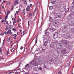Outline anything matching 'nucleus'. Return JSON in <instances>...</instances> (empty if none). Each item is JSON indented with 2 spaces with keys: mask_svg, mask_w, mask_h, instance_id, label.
I'll return each instance as SVG.
<instances>
[{
  "mask_svg": "<svg viewBox=\"0 0 74 74\" xmlns=\"http://www.w3.org/2000/svg\"><path fill=\"white\" fill-rule=\"evenodd\" d=\"M36 60H34L33 61L30 62V65L32 67H34L36 66V67H34V69L36 71H37L38 70V63L36 62H35Z\"/></svg>",
  "mask_w": 74,
  "mask_h": 74,
  "instance_id": "f257e3e1",
  "label": "nucleus"
},
{
  "mask_svg": "<svg viewBox=\"0 0 74 74\" xmlns=\"http://www.w3.org/2000/svg\"><path fill=\"white\" fill-rule=\"evenodd\" d=\"M50 58H49V59L50 60V62H52V61H57L58 60V59L57 58H55L54 60H53V56L51 55L50 56Z\"/></svg>",
  "mask_w": 74,
  "mask_h": 74,
  "instance_id": "f03ea898",
  "label": "nucleus"
},
{
  "mask_svg": "<svg viewBox=\"0 0 74 74\" xmlns=\"http://www.w3.org/2000/svg\"><path fill=\"white\" fill-rule=\"evenodd\" d=\"M25 68H26L27 69H31L32 68V65H30V64H27L25 66Z\"/></svg>",
  "mask_w": 74,
  "mask_h": 74,
  "instance_id": "7ed1b4c3",
  "label": "nucleus"
},
{
  "mask_svg": "<svg viewBox=\"0 0 74 74\" xmlns=\"http://www.w3.org/2000/svg\"><path fill=\"white\" fill-rule=\"evenodd\" d=\"M58 36V33L57 32H56L55 33L53 34V38H56Z\"/></svg>",
  "mask_w": 74,
  "mask_h": 74,
  "instance_id": "20e7f679",
  "label": "nucleus"
},
{
  "mask_svg": "<svg viewBox=\"0 0 74 74\" xmlns=\"http://www.w3.org/2000/svg\"><path fill=\"white\" fill-rule=\"evenodd\" d=\"M56 16L57 18H60L62 16V14L60 13H58L56 14Z\"/></svg>",
  "mask_w": 74,
  "mask_h": 74,
  "instance_id": "39448f33",
  "label": "nucleus"
},
{
  "mask_svg": "<svg viewBox=\"0 0 74 74\" xmlns=\"http://www.w3.org/2000/svg\"><path fill=\"white\" fill-rule=\"evenodd\" d=\"M61 53L62 54H66L67 53V51H66V50L65 49H62L61 50Z\"/></svg>",
  "mask_w": 74,
  "mask_h": 74,
  "instance_id": "423d86ee",
  "label": "nucleus"
},
{
  "mask_svg": "<svg viewBox=\"0 0 74 74\" xmlns=\"http://www.w3.org/2000/svg\"><path fill=\"white\" fill-rule=\"evenodd\" d=\"M56 46L57 48H58V49H60V48H62V45H60V44H57Z\"/></svg>",
  "mask_w": 74,
  "mask_h": 74,
  "instance_id": "0eeeda50",
  "label": "nucleus"
},
{
  "mask_svg": "<svg viewBox=\"0 0 74 74\" xmlns=\"http://www.w3.org/2000/svg\"><path fill=\"white\" fill-rule=\"evenodd\" d=\"M50 41L49 40H46L45 42H44V45H47V44H48V43Z\"/></svg>",
  "mask_w": 74,
  "mask_h": 74,
  "instance_id": "6e6552de",
  "label": "nucleus"
},
{
  "mask_svg": "<svg viewBox=\"0 0 74 74\" xmlns=\"http://www.w3.org/2000/svg\"><path fill=\"white\" fill-rule=\"evenodd\" d=\"M69 44V42L68 41H63V44L65 45H66V44Z\"/></svg>",
  "mask_w": 74,
  "mask_h": 74,
  "instance_id": "1a4fd4ad",
  "label": "nucleus"
},
{
  "mask_svg": "<svg viewBox=\"0 0 74 74\" xmlns=\"http://www.w3.org/2000/svg\"><path fill=\"white\" fill-rule=\"evenodd\" d=\"M39 62L40 63H44V59L43 58H42L41 60L39 61Z\"/></svg>",
  "mask_w": 74,
  "mask_h": 74,
  "instance_id": "9d476101",
  "label": "nucleus"
},
{
  "mask_svg": "<svg viewBox=\"0 0 74 74\" xmlns=\"http://www.w3.org/2000/svg\"><path fill=\"white\" fill-rule=\"evenodd\" d=\"M6 34H9L10 33V35L12 34V32H11V30H9L8 31L6 32Z\"/></svg>",
  "mask_w": 74,
  "mask_h": 74,
  "instance_id": "9b49d317",
  "label": "nucleus"
},
{
  "mask_svg": "<svg viewBox=\"0 0 74 74\" xmlns=\"http://www.w3.org/2000/svg\"><path fill=\"white\" fill-rule=\"evenodd\" d=\"M16 36H17V35L16 34H14L11 35V37H13L14 39H15L16 38Z\"/></svg>",
  "mask_w": 74,
  "mask_h": 74,
  "instance_id": "f8f14e48",
  "label": "nucleus"
},
{
  "mask_svg": "<svg viewBox=\"0 0 74 74\" xmlns=\"http://www.w3.org/2000/svg\"><path fill=\"white\" fill-rule=\"evenodd\" d=\"M58 22L57 21H53V25H57V24L58 23Z\"/></svg>",
  "mask_w": 74,
  "mask_h": 74,
  "instance_id": "ddd939ff",
  "label": "nucleus"
},
{
  "mask_svg": "<svg viewBox=\"0 0 74 74\" xmlns=\"http://www.w3.org/2000/svg\"><path fill=\"white\" fill-rule=\"evenodd\" d=\"M39 50H40V51H41V52H44V51H45V50L44 49H43L42 48H40L39 49Z\"/></svg>",
  "mask_w": 74,
  "mask_h": 74,
  "instance_id": "4468645a",
  "label": "nucleus"
},
{
  "mask_svg": "<svg viewBox=\"0 0 74 74\" xmlns=\"http://www.w3.org/2000/svg\"><path fill=\"white\" fill-rule=\"evenodd\" d=\"M55 2H56V1L55 0H51V3H52V4H54Z\"/></svg>",
  "mask_w": 74,
  "mask_h": 74,
  "instance_id": "2eb2a0df",
  "label": "nucleus"
},
{
  "mask_svg": "<svg viewBox=\"0 0 74 74\" xmlns=\"http://www.w3.org/2000/svg\"><path fill=\"white\" fill-rule=\"evenodd\" d=\"M53 8V6H50L49 7V10H51L52 9V8Z\"/></svg>",
  "mask_w": 74,
  "mask_h": 74,
  "instance_id": "dca6fc26",
  "label": "nucleus"
},
{
  "mask_svg": "<svg viewBox=\"0 0 74 74\" xmlns=\"http://www.w3.org/2000/svg\"><path fill=\"white\" fill-rule=\"evenodd\" d=\"M70 25H74V21H71Z\"/></svg>",
  "mask_w": 74,
  "mask_h": 74,
  "instance_id": "f3484780",
  "label": "nucleus"
},
{
  "mask_svg": "<svg viewBox=\"0 0 74 74\" xmlns=\"http://www.w3.org/2000/svg\"><path fill=\"white\" fill-rule=\"evenodd\" d=\"M19 4L18 3V2H16V1H15L14 2V5H16V4Z\"/></svg>",
  "mask_w": 74,
  "mask_h": 74,
  "instance_id": "a211bd4d",
  "label": "nucleus"
},
{
  "mask_svg": "<svg viewBox=\"0 0 74 74\" xmlns=\"http://www.w3.org/2000/svg\"><path fill=\"white\" fill-rule=\"evenodd\" d=\"M50 29L51 30H52V31H55V29H54L53 28H50Z\"/></svg>",
  "mask_w": 74,
  "mask_h": 74,
  "instance_id": "6ab92c4d",
  "label": "nucleus"
},
{
  "mask_svg": "<svg viewBox=\"0 0 74 74\" xmlns=\"http://www.w3.org/2000/svg\"><path fill=\"white\" fill-rule=\"evenodd\" d=\"M45 33L46 35H48V33L47 32V30H45Z\"/></svg>",
  "mask_w": 74,
  "mask_h": 74,
  "instance_id": "aec40b11",
  "label": "nucleus"
},
{
  "mask_svg": "<svg viewBox=\"0 0 74 74\" xmlns=\"http://www.w3.org/2000/svg\"><path fill=\"white\" fill-rule=\"evenodd\" d=\"M25 9H24L23 10V13L24 14V15H25Z\"/></svg>",
  "mask_w": 74,
  "mask_h": 74,
  "instance_id": "412c9836",
  "label": "nucleus"
},
{
  "mask_svg": "<svg viewBox=\"0 0 74 74\" xmlns=\"http://www.w3.org/2000/svg\"><path fill=\"white\" fill-rule=\"evenodd\" d=\"M58 74H62V73L61 72V71H60L58 73Z\"/></svg>",
  "mask_w": 74,
  "mask_h": 74,
  "instance_id": "4be33fe9",
  "label": "nucleus"
},
{
  "mask_svg": "<svg viewBox=\"0 0 74 74\" xmlns=\"http://www.w3.org/2000/svg\"><path fill=\"white\" fill-rule=\"evenodd\" d=\"M27 10V11H30V9H28V8H26Z\"/></svg>",
  "mask_w": 74,
  "mask_h": 74,
  "instance_id": "5701e85b",
  "label": "nucleus"
},
{
  "mask_svg": "<svg viewBox=\"0 0 74 74\" xmlns=\"http://www.w3.org/2000/svg\"><path fill=\"white\" fill-rule=\"evenodd\" d=\"M38 69H39V70H42V68H41V67H39L38 68Z\"/></svg>",
  "mask_w": 74,
  "mask_h": 74,
  "instance_id": "b1692460",
  "label": "nucleus"
},
{
  "mask_svg": "<svg viewBox=\"0 0 74 74\" xmlns=\"http://www.w3.org/2000/svg\"><path fill=\"white\" fill-rule=\"evenodd\" d=\"M29 22L30 23L32 24V23H33V21H31V20H29Z\"/></svg>",
  "mask_w": 74,
  "mask_h": 74,
  "instance_id": "393cba45",
  "label": "nucleus"
},
{
  "mask_svg": "<svg viewBox=\"0 0 74 74\" xmlns=\"http://www.w3.org/2000/svg\"><path fill=\"white\" fill-rule=\"evenodd\" d=\"M24 3L25 4V5H26L27 4V2L26 1L24 2Z\"/></svg>",
  "mask_w": 74,
  "mask_h": 74,
  "instance_id": "a878e982",
  "label": "nucleus"
},
{
  "mask_svg": "<svg viewBox=\"0 0 74 74\" xmlns=\"http://www.w3.org/2000/svg\"><path fill=\"white\" fill-rule=\"evenodd\" d=\"M43 67L44 68H47V66L45 65V64L44 65Z\"/></svg>",
  "mask_w": 74,
  "mask_h": 74,
  "instance_id": "bb28decb",
  "label": "nucleus"
},
{
  "mask_svg": "<svg viewBox=\"0 0 74 74\" xmlns=\"http://www.w3.org/2000/svg\"><path fill=\"white\" fill-rule=\"evenodd\" d=\"M14 49H12L11 50V52H14Z\"/></svg>",
  "mask_w": 74,
  "mask_h": 74,
  "instance_id": "cd10ccee",
  "label": "nucleus"
},
{
  "mask_svg": "<svg viewBox=\"0 0 74 74\" xmlns=\"http://www.w3.org/2000/svg\"><path fill=\"white\" fill-rule=\"evenodd\" d=\"M9 54H10V53H9V52H8V51H7L6 55H9Z\"/></svg>",
  "mask_w": 74,
  "mask_h": 74,
  "instance_id": "c85d7f7f",
  "label": "nucleus"
},
{
  "mask_svg": "<svg viewBox=\"0 0 74 74\" xmlns=\"http://www.w3.org/2000/svg\"><path fill=\"white\" fill-rule=\"evenodd\" d=\"M13 30L14 31V32H15V31H16V29L15 28H14L13 29Z\"/></svg>",
  "mask_w": 74,
  "mask_h": 74,
  "instance_id": "c756f323",
  "label": "nucleus"
},
{
  "mask_svg": "<svg viewBox=\"0 0 74 74\" xmlns=\"http://www.w3.org/2000/svg\"><path fill=\"white\" fill-rule=\"evenodd\" d=\"M5 23H6L7 24V25H8V21H6Z\"/></svg>",
  "mask_w": 74,
  "mask_h": 74,
  "instance_id": "7c9ffc66",
  "label": "nucleus"
},
{
  "mask_svg": "<svg viewBox=\"0 0 74 74\" xmlns=\"http://www.w3.org/2000/svg\"><path fill=\"white\" fill-rule=\"evenodd\" d=\"M8 27H6V28H5V30L6 31H7V30H8Z\"/></svg>",
  "mask_w": 74,
  "mask_h": 74,
  "instance_id": "2f4dec72",
  "label": "nucleus"
},
{
  "mask_svg": "<svg viewBox=\"0 0 74 74\" xmlns=\"http://www.w3.org/2000/svg\"><path fill=\"white\" fill-rule=\"evenodd\" d=\"M38 37V36H37V37L36 38V40L35 42H36V43H37V37Z\"/></svg>",
  "mask_w": 74,
  "mask_h": 74,
  "instance_id": "473e14b6",
  "label": "nucleus"
},
{
  "mask_svg": "<svg viewBox=\"0 0 74 74\" xmlns=\"http://www.w3.org/2000/svg\"><path fill=\"white\" fill-rule=\"evenodd\" d=\"M26 34L25 33V31H23V35H24V34Z\"/></svg>",
  "mask_w": 74,
  "mask_h": 74,
  "instance_id": "72a5a7b5",
  "label": "nucleus"
},
{
  "mask_svg": "<svg viewBox=\"0 0 74 74\" xmlns=\"http://www.w3.org/2000/svg\"><path fill=\"white\" fill-rule=\"evenodd\" d=\"M8 42H9V41H10V38H8Z\"/></svg>",
  "mask_w": 74,
  "mask_h": 74,
  "instance_id": "f704fd0d",
  "label": "nucleus"
},
{
  "mask_svg": "<svg viewBox=\"0 0 74 74\" xmlns=\"http://www.w3.org/2000/svg\"><path fill=\"white\" fill-rule=\"evenodd\" d=\"M29 23H30V22H29V21L28 22V26H30V24H29Z\"/></svg>",
  "mask_w": 74,
  "mask_h": 74,
  "instance_id": "c9c22d12",
  "label": "nucleus"
},
{
  "mask_svg": "<svg viewBox=\"0 0 74 74\" xmlns=\"http://www.w3.org/2000/svg\"><path fill=\"white\" fill-rule=\"evenodd\" d=\"M35 12H37V8L35 9Z\"/></svg>",
  "mask_w": 74,
  "mask_h": 74,
  "instance_id": "e433bc0d",
  "label": "nucleus"
},
{
  "mask_svg": "<svg viewBox=\"0 0 74 74\" xmlns=\"http://www.w3.org/2000/svg\"><path fill=\"white\" fill-rule=\"evenodd\" d=\"M30 6L31 7H33V5H32V4H30Z\"/></svg>",
  "mask_w": 74,
  "mask_h": 74,
  "instance_id": "4c0bfd02",
  "label": "nucleus"
},
{
  "mask_svg": "<svg viewBox=\"0 0 74 74\" xmlns=\"http://www.w3.org/2000/svg\"><path fill=\"white\" fill-rule=\"evenodd\" d=\"M8 17V16H6L5 18V19H7V17Z\"/></svg>",
  "mask_w": 74,
  "mask_h": 74,
  "instance_id": "58836bf2",
  "label": "nucleus"
},
{
  "mask_svg": "<svg viewBox=\"0 0 74 74\" xmlns=\"http://www.w3.org/2000/svg\"><path fill=\"white\" fill-rule=\"evenodd\" d=\"M27 0H23V1L24 2L25 1H27Z\"/></svg>",
  "mask_w": 74,
  "mask_h": 74,
  "instance_id": "ea45409f",
  "label": "nucleus"
},
{
  "mask_svg": "<svg viewBox=\"0 0 74 74\" xmlns=\"http://www.w3.org/2000/svg\"><path fill=\"white\" fill-rule=\"evenodd\" d=\"M20 49L21 50L22 49H23V47L21 46V47L20 48Z\"/></svg>",
  "mask_w": 74,
  "mask_h": 74,
  "instance_id": "a19ab883",
  "label": "nucleus"
},
{
  "mask_svg": "<svg viewBox=\"0 0 74 74\" xmlns=\"http://www.w3.org/2000/svg\"><path fill=\"white\" fill-rule=\"evenodd\" d=\"M30 6H27V8H28V9H30Z\"/></svg>",
  "mask_w": 74,
  "mask_h": 74,
  "instance_id": "79ce46f5",
  "label": "nucleus"
},
{
  "mask_svg": "<svg viewBox=\"0 0 74 74\" xmlns=\"http://www.w3.org/2000/svg\"><path fill=\"white\" fill-rule=\"evenodd\" d=\"M5 33V32H3V33H2V36H3V35H4V34Z\"/></svg>",
  "mask_w": 74,
  "mask_h": 74,
  "instance_id": "37998d69",
  "label": "nucleus"
},
{
  "mask_svg": "<svg viewBox=\"0 0 74 74\" xmlns=\"http://www.w3.org/2000/svg\"><path fill=\"white\" fill-rule=\"evenodd\" d=\"M30 16H32V13H30V14H29Z\"/></svg>",
  "mask_w": 74,
  "mask_h": 74,
  "instance_id": "c03bdc74",
  "label": "nucleus"
},
{
  "mask_svg": "<svg viewBox=\"0 0 74 74\" xmlns=\"http://www.w3.org/2000/svg\"><path fill=\"white\" fill-rule=\"evenodd\" d=\"M7 12V14H9V13H10V12H9V11H8H8H7V12Z\"/></svg>",
  "mask_w": 74,
  "mask_h": 74,
  "instance_id": "a18cd8bd",
  "label": "nucleus"
},
{
  "mask_svg": "<svg viewBox=\"0 0 74 74\" xmlns=\"http://www.w3.org/2000/svg\"><path fill=\"white\" fill-rule=\"evenodd\" d=\"M6 16H8V14L7 13V14H6Z\"/></svg>",
  "mask_w": 74,
  "mask_h": 74,
  "instance_id": "49530a36",
  "label": "nucleus"
},
{
  "mask_svg": "<svg viewBox=\"0 0 74 74\" xmlns=\"http://www.w3.org/2000/svg\"><path fill=\"white\" fill-rule=\"evenodd\" d=\"M16 23L15 21H14L13 22V23Z\"/></svg>",
  "mask_w": 74,
  "mask_h": 74,
  "instance_id": "de8ad7c7",
  "label": "nucleus"
},
{
  "mask_svg": "<svg viewBox=\"0 0 74 74\" xmlns=\"http://www.w3.org/2000/svg\"><path fill=\"white\" fill-rule=\"evenodd\" d=\"M4 22V20H2L1 22Z\"/></svg>",
  "mask_w": 74,
  "mask_h": 74,
  "instance_id": "09e8293b",
  "label": "nucleus"
},
{
  "mask_svg": "<svg viewBox=\"0 0 74 74\" xmlns=\"http://www.w3.org/2000/svg\"><path fill=\"white\" fill-rule=\"evenodd\" d=\"M0 52L1 53V49H0Z\"/></svg>",
  "mask_w": 74,
  "mask_h": 74,
  "instance_id": "8fccbe9b",
  "label": "nucleus"
},
{
  "mask_svg": "<svg viewBox=\"0 0 74 74\" xmlns=\"http://www.w3.org/2000/svg\"><path fill=\"white\" fill-rule=\"evenodd\" d=\"M16 0V2H18V0Z\"/></svg>",
  "mask_w": 74,
  "mask_h": 74,
  "instance_id": "3c124183",
  "label": "nucleus"
},
{
  "mask_svg": "<svg viewBox=\"0 0 74 74\" xmlns=\"http://www.w3.org/2000/svg\"><path fill=\"white\" fill-rule=\"evenodd\" d=\"M71 16H72V15L69 14V17Z\"/></svg>",
  "mask_w": 74,
  "mask_h": 74,
  "instance_id": "603ef678",
  "label": "nucleus"
},
{
  "mask_svg": "<svg viewBox=\"0 0 74 74\" xmlns=\"http://www.w3.org/2000/svg\"><path fill=\"white\" fill-rule=\"evenodd\" d=\"M16 13L17 14V13H19V11H17L16 12Z\"/></svg>",
  "mask_w": 74,
  "mask_h": 74,
  "instance_id": "864d4df0",
  "label": "nucleus"
},
{
  "mask_svg": "<svg viewBox=\"0 0 74 74\" xmlns=\"http://www.w3.org/2000/svg\"><path fill=\"white\" fill-rule=\"evenodd\" d=\"M10 28L11 27H13V26L12 25H11L10 27Z\"/></svg>",
  "mask_w": 74,
  "mask_h": 74,
  "instance_id": "5fc2aeb1",
  "label": "nucleus"
},
{
  "mask_svg": "<svg viewBox=\"0 0 74 74\" xmlns=\"http://www.w3.org/2000/svg\"><path fill=\"white\" fill-rule=\"evenodd\" d=\"M13 7H12V9H13Z\"/></svg>",
  "mask_w": 74,
  "mask_h": 74,
  "instance_id": "6e6d98bb",
  "label": "nucleus"
},
{
  "mask_svg": "<svg viewBox=\"0 0 74 74\" xmlns=\"http://www.w3.org/2000/svg\"><path fill=\"white\" fill-rule=\"evenodd\" d=\"M5 41V39H4L3 41V42H4Z\"/></svg>",
  "mask_w": 74,
  "mask_h": 74,
  "instance_id": "4d7b16f0",
  "label": "nucleus"
},
{
  "mask_svg": "<svg viewBox=\"0 0 74 74\" xmlns=\"http://www.w3.org/2000/svg\"><path fill=\"white\" fill-rule=\"evenodd\" d=\"M0 36H2V33L0 34Z\"/></svg>",
  "mask_w": 74,
  "mask_h": 74,
  "instance_id": "13d9d810",
  "label": "nucleus"
},
{
  "mask_svg": "<svg viewBox=\"0 0 74 74\" xmlns=\"http://www.w3.org/2000/svg\"><path fill=\"white\" fill-rule=\"evenodd\" d=\"M4 2H5V1H3V3H4Z\"/></svg>",
  "mask_w": 74,
  "mask_h": 74,
  "instance_id": "bf43d9fd",
  "label": "nucleus"
},
{
  "mask_svg": "<svg viewBox=\"0 0 74 74\" xmlns=\"http://www.w3.org/2000/svg\"><path fill=\"white\" fill-rule=\"evenodd\" d=\"M37 4L38 3V1H37Z\"/></svg>",
  "mask_w": 74,
  "mask_h": 74,
  "instance_id": "052dcab7",
  "label": "nucleus"
},
{
  "mask_svg": "<svg viewBox=\"0 0 74 74\" xmlns=\"http://www.w3.org/2000/svg\"><path fill=\"white\" fill-rule=\"evenodd\" d=\"M34 15V12L33 14V15Z\"/></svg>",
  "mask_w": 74,
  "mask_h": 74,
  "instance_id": "680f3d73",
  "label": "nucleus"
},
{
  "mask_svg": "<svg viewBox=\"0 0 74 74\" xmlns=\"http://www.w3.org/2000/svg\"><path fill=\"white\" fill-rule=\"evenodd\" d=\"M14 21H15V18L14 19Z\"/></svg>",
  "mask_w": 74,
  "mask_h": 74,
  "instance_id": "e2e57ef3",
  "label": "nucleus"
},
{
  "mask_svg": "<svg viewBox=\"0 0 74 74\" xmlns=\"http://www.w3.org/2000/svg\"><path fill=\"white\" fill-rule=\"evenodd\" d=\"M52 18H50V19H51V20H52Z\"/></svg>",
  "mask_w": 74,
  "mask_h": 74,
  "instance_id": "0e129e2a",
  "label": "nucleus"
},
{
  "mask_svg": "<svg viewBox=\"0 0 74 74\" xmlns=\"http://www.w3.org/2000/svg\"><path fill=\"white\" fill-rule=\"evenodd\" d=\"M0 19H1V17H0Z\"/></svg>",
  "mask_w": 74,
  "mask_h": 74,
  "instance_id": "69168bd1",
  "label": "nucleus"
},
{
  "mask_svg": "<svg viewBox=\"0 0 74 74\" xmlns=\"http://www.w3.org/2000/svg\"><path fill=\"white\" fill-rule=\"evenodd\" d=\"M12 41H11V42H10V44H11V43H12Z\"/></svg>",
  "mask_w": 74,
  "mask_h": 74,
  "instance_id": "338daca9",
  "label": "nucleus"
},
{
  "mask_svg": "<svg viewBox=\"0 0 74 74\" xmlns=\"http://www.w3.org/2000/svg\"><path fill=\"white\" fill-rule=\"evenodd\" d=\"M11 74V72H10L8 74Z\"/></svg>",
  "mask_w": 74,
  "mask_h": 74,
  "instance_id": "774afa93",
  "label": "nucleus"
}]
</instances>
